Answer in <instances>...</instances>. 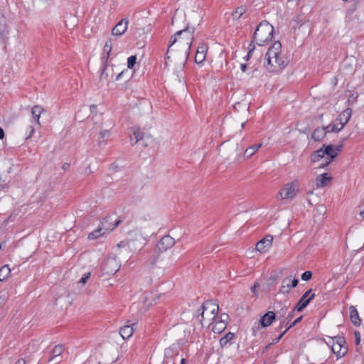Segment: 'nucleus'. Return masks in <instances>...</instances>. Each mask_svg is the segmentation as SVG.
Returning <instances> with one entry per match:
<instances>
[{
	"mask_svg": "<svg viewBox=\"0 0 364 364\" xmlns=\"http://www.w3.org/2000/svg\"><path fill=\"white\" fill-rule=\"evenodd\" d=\"M312 277V272L311 271H306L301 274V279L304 281L309 280Z\"/></svg>",
	"mask_w": 364,
	"mask_h": 364,
	"instance_id": "obj_37",
	"label": "nucleus"
},
{
	"mask_svg": "<svg viewBox=\"0 0 364 364\" xmlns=\"http://www.w3.org/2000/svg\"><path fill=\"white\" fill-rule=\"evenodd\" d=\"M274 27L267 21H262L254 33V41L259 46L270 42L273 38Z\"/></svg>",
	"mask_w": 364,
	"mask_h": 364,
	"instance_id": "obj_4",
	"label": "nucleus"
},
{
	"mask_svg": "<svg viewBox=\"0 0 364 364\" xmlns=\"http://www.w3.org/2000/svg\"><path fill=\"white\" fill-rule=\"evenodd\" d=\"M208 49V46L205 43H201L198 47L195 56V61L197 64H200L205 60Z\"/></svg>",
	"mask_w": 364,
	"mask_h": 364,
	"instance_id": "obj_15",
	"label": "nucleus"
},
{
	"mask_svg": "<svg viewBox=\"0 0 364 364\" xmlns=\"http://www.w3.org/2000/svg\"><path fill=\"white\" fill-rule=\"evenodd\" d=\"M165 363H166V364H168V363H171V364H174V361L172 360V359L169 358H166Z\"/></svg>",
	"mask_w": 364,
	"mask_h": 364,
	"instance_id": "obj_51",
	"label": "nucleus"
},
{
	"mask_svg": "<svg viewBox=\"0 0 364 364\" xmlns=\"http://www.w3.org/2000/svg\"><path fill=\"white\" fill-rule=\"evenodd\" d=\"M112 41L111 39H108L107 42L105 43V45L103 48V53H104V58L106 61L108 60L109 58V55L112 50Z\"/></svg>",
	"mask_w": 364,
	"mask_h": 364,
	"instance_id": "obj_29",
	"label": "nucleus"
},
{
	"mask_svg": "<svg viewBox=\"0 0 364 364\" xmlns=\"http://www.w3.org/2000/svg\"><path fill=\"white\" fill-rule=\"evenodd\" d=\"M261 146L262 144H259L247 148L244 152V156L247 158L251 157Z\"/></svg>",
	"mask_w": 364,
	"mask_h": 364,
	"instance_id": "obj_30",
	"label": "nucleus"
},
{
	"mask_svg": "<svg viewBox=\"0 0 364 364\" xmlns=\"http://www.w3.org/2000/svg\"><path fill=\"white\" fill-rule=\"evenodd\" d=\"M140 141H142V144L144 146L148 145L146 141H144V134L141 132V130L139 129H134L133 131V135L130 136V141L132 144H135Z\"/></svg>",
	"mask_w": 364,
	"mask_h": 364,
	"instance_id": "obj_18",
	"label": "nucleus"
},
{
	"mask_svg": "<svg viewBox=\"0 0 364 364\" xmlns=\"http://www.w3.org/2000/svg\"><path fill=\"white\" fill-rule=\"evenodd\" d=\"M156 260H157V258H156V257L154 258V260H153V262H151V264H154V263H156Z\"/></svg>",
	"mask_w": 364,
	"mask_h": 364,
	"instance_id": "obj_57",
	"label": "nucleus"
},
{
	"mask_svg": "<svg viewBox=\"0 0 364 364\" xmlns=\"http://www.w3.org/2000/svg\"><path fill=\"white\" fill-rule=\"evenodd\" d=\"M342 1H344V2H346V1H348V0H342Z\"/></svg>",
	"mask_w": 364,
	"mask_h": 364,
	"instance_id": "obj_61",
	"label": "nucleus"
},
{
	"mask_svg": "<svg viewBox=\"0 0 364 364\" xmlns=\"http://www.w3.org/2000/svg\"><path fill=\"white\" fill-rule=\"evenodd\" d=\"M70 20L71 21V26H74L77 22V19L75 16H70Z\"/></svg>",
	"mask_w": 364,
	"mask_h": 364,
	"instance_id": "obj_47",
	"label": "nucleus"
},
{
	"mask_svg": "<svg viewBox=\"0 0 364 364\" xmlns=\"http://www.w3.org/2000/svg\"><path fill=\"white\" fill-rule=\"evenodd\" d=\"M106 269L110 274H114L118 271L119 264L115 259H108L105 264Z\"/></svg>",
	"mask_w": 364,
	"mask_h": 364,
	"instance_id": "obj_19",
	"label": "nucleus"
},
{
	"mask_svg": "<svg viewBox=\"0 0 364 364\" xmlns=\"http://www.w3.org/2000/svg\"><path fill=\"white\" fill-rule=\"evenodd\" d=\"M15 364H26V361L23 358H20L16 361Z\"/></svg>",
	"mask_w": 364,
	"mask_h": 364,
	"instance_id": "obj_49",
	"label": "nucleus"
},
{
	"mask_svg": "<svg viewBox=\"0 0 364 364\" xmlns=\"http://www.w3.org/2000/svg\"><path fill=\"white\" fill-rule=\"evenodd\" d=\"M247 11L246 6H241L235 9L232 12V16L234 20L240 19Z\"/></svg>",
	"mask_w": 364,
	"mask_h": 364,
	"instance_id": "obj_28",
	"label": "nucleus"
},
{
	"mask_svg": "<svg viewBox=\"0 0 364 364\" xmlns=\"http://www.w3.org/2000/svg\"><path fill=\"white\" fill-rule=\"evenodd\" d=\"M136 57L135 55H132L127 59V68L132 69L136 63Z\"/></svg>",
	"mask_w": 364,
	"mask_h": 364,
	"instance_id": "obj_34",
	"label": "nucleus"
},
{
	"mask_svg": "<svg viewBox=\"0 0 364 364\" xmlns=\"http://www.w3.org/2000/svg\"><path fill=\"white\" fill-rule=\"evenodd\" d=\"M301 317H299L298 318H296L288 328L287 329H289L291 327H292L293 326H294L297 322H299L300 320H301Z\"/></svg>",
	"mask_w": 364,
	"mask_h": 364,
	"instance_id": "obj_48",
	"label": "nucleus"
},
{
	"mask_svg": "<svg viewBox=\"0 0 364 364\" xmlns=\"http://www.w3.org/2000/svg\"><path fill=\"white\" fill-rule=\"evenodd\" d=\"M346 341L343 337L337 336L331 338L329 344L331 346V350L334 354L341 358L347 353V348L344 346Z\"/></svg>",
	"mask_w": 364,
	"mask_h": 364,
	"instance_id": "obj_7",
	"label": "nucleus"
},
{
	"mask_svg": "<svg viewBox=\"0 0 364 364\" xmlns=\"http://www.w3.org/2000/svg\"><path fill=\"white\" fill-rule=\"evenodd\" d=\"M327 132H328L326 127H318L314 131L311 137L315 141H321L325 137Z\"/></svg>",
	"mask_w": 364,
	"mask_h": 364,
	"instance_id": "obj_25",
	"label": "nucleus"
},
{
	"mask_svg": "<svg viewBox=\"0 0 364 364\" xmlns=\"http://www.w3.org/2000/svg\"><path fill=\"white\" fill-rule=\"evenodd\" d=\"M142 240V236L136 232H132L129 233V238L127 242L122 241L119 244H117V247H127L131 251H134L136 250V247L134 245V240Z\"/></svg>",
	"mask_w": 364,
	"mask_h": 364,
	"instance_id": "obj_10",
	"label": "nucleus"
},
{
	"mask_svg": "<svg viewBox=\"0 0 364 364\" xmlns=\"http://www.w3.org/2000/svg\"><path fill=\"white\" fill-rule=\"evenodd\" d=\"M193 41V31L188 26L171 36L166 53V66L174 64L181 70L188 60Z\"/></svg>",
	"mask_w": 364,
	"mask_h": 364,
	"instance_id": "obj_1",
	"label": "nucleus"
},
{
	"mask_svg": "<svg viewBox=\"0 0 364 364\" xmlns=\"http://www.w3.org/2000/svg\"><path fill=\"white\" fill-rule=\"evenodd\" d=\"M358 96V95L357 94L350 95L348 99V102L350 104L355 103L357 100Z\"/></svg>",
	"mask_w": 364,
	"mask_h": 364,
	"instance_id": "obj_39",
	"label": "nucleus"
},
{
	"mask_svg": "<svg viewBox=\"0 0 364 364\" xmlns=\"http://www.w3.org/2000/svg\"><path fill=\"white\" fill-rule=\"evenodd\" d=\"M110 136V131L109 130H102L100 132V136H99V144H105V141L107 138H109Z\"/></svg>",
	"mask_w": 364,
	"mask_h": 364,
	"instance_id": "obj_31",
	"label": "nucleus"
},
{
	"mask_svg": "<svg viewBox=\"0 0 364 364\" xmlns=\"http://www.w3.org/2000/svg\"><path fill=\"white\" fill-rule=\"evenodd\" d=\"M218 309L219 306L215 303L212 301L204 302L200 308L201 324L210 326L215 319H218Z\"/></svg>",
	"mask_w": 364,
	"mask_h": 364,
	"instance_id": "obj_5",
	"label": "nucleus"
},
{
	"mask_svg": "<svg viewBox=\"0 0 364 364\" xmlns=\"http://www.w3.org/2000/svg\"><path fill=\"white\" fill-rule=\"evenodd\" d=\"M44 112V109L40 105H35L31 109L33 117L32 123H36L40 125V117L41 114Z\"/></svg>",
	"mask_w": 364,
	"mask_h": 364,
	"instance_id": "obj_17",
	"label": "nucleus"
},
{
	"mask_svg": "<svg viewBox=\"0 0 364 364\" xmlns=\"http://www.w3.org/2000/svg\"><path fill=\"white\" fill-rule=\"evenodd\" d=\"M128 23L129 21L126 18L119 21L112 28V34L114 36H121L123 35L127 30Z\"/></svg>",
	"mask_w": 364,
	"mask_h": 364,
	"instance_id": "obj_14",
	"label": "nucleus"
},
{
	"mask_svg": "<svg viewBox=\"0 0 364 364\" xmlns=\"http://www.w3.org/2000/svg\"><path fill=\"white\" fill-rule=\"evenodd\" d=\"M355 344L359 345L360 342V333L358 331L355 332Z\"/></svg>",
	"mask_w": 364,
	"mask_h": 364,
	"instance_id": "obj_42",
	"label": "nucleus"
},
{
	"mask_svg": "<svg viewBox=\"0 0 364 364\" xmlns=\"http://www.w3.org/2000/svg\"><path fill=\"white\" fill-rule=\"evenodd\" d=\"M360 215L363 218H364V210H363V211H361V212L360 213Z\"/></svg>",
	"mask_w": 364,
	"mask_h": 364,
	"instance_id": "obj_56",
	"label": "nucleus"
},
{
	"mask_svg": "<svg viewBox=\"0 0 364 364\" xmlns=\"http://www.w3.org/2000/svg\"><path fill=\"white\" fill-rule=\"evenodd\" d=\"M288 60L282 50V44L279 41L273 43L268 48L264 58V65L269 72L275 73L288 65Z\"/></svg>",
	"mask_w": 364,
	"mask_h": 364,
	"instance_id": "obj_2",
	"label": "nucleus"
},
{
	"mask_svg": "<svg viewBox=\"0 0 364 364\" xmlns=\"http://www.w3.org/2000/svg\"><path fill=\"white\" fill-rule=\"evenodd\" d=\"M289 329H286L279 337L276 338V339L274 341V343H277L279 342V341L282 338V336L286 333V332L288 331Z\"/></svg>",
	"mask_w": 364,
	"mask_h": 364,
	"instance_id": "obj_45",
	"label": "nucleus"
},
{
	"mask_svg": "<svg viewBox=\"0 0 364 364\" xmlns=\"http://www.w3.org/2000/svg\"><path fill=\"white\" fill-rule=\"evenodd\" d=\"M234 338V333H228L220 340V343L222 346H225L229 341Z\"/></svg>",
	"mask_w": 364,
	"mask_h": 364,
	"instance_id": "obj_33",
	"label": "nucleus"
},
{
	"mask_svg": "<svg viewBox=\"0 0 364 364\" xmlns=\"http://www.w3.org/2000/svg\"><path fill=\"white\" fill-rule=\"evenodd\" d=\"M90 275H91L90 272H87L86 274H85L84 276L79 281V283H82V284H85L87 282V281L89 279V278L90 277Z\"/></svg>",
	"mask_w": 364,
	"mask_h": 364,
	"instance_id": "obj_38",
	"label": "nucleus"
},
{
	"mask_svg": "<svg viewBox=\"0 0 364 364\" xmlns=\"http://www.w3.org/2000/svg\"><path fill=\"white\" fill-rule=\"evenodd\" d=\"M289 329H286L279 337L276 338V339L274 341V343H277L279 342V341L282 338V336L286 333V332L288 331Z\"/></svg>",
	"mask_w": 364,
	"mask_h": 364,
	"instance_id": "obj_46",
	"label": "nucleus"
},
{
	"mask_svg": "<svg viewBox=\"0 0 364 364\" xmlns=\"http://www.w3.org/2000/svg\"><path fill=\"white\" fill-rule=\"evenodd\" d=\"M144 241V238L142 237V240H134V245L136 247V249L139 247V249H141V245L142 244V242Z\"/></svg>",
	"mask_w": 364,
	"mask_h": 364,
	"instance_id": "obj_43",
	"label": "nucleus"
},
{
	"mask_svg": "<svg viewBox=\"0 0 364 364\" xmlns=\"http://www.w3.org/2000/svg\"><path fill=\"white\" fill-rule=\"evenodd\" d=\"M119 333L124 340L129 338L134 333L133 325H125L120 328Z\"/></svg>",
	"mask_w": 364,
	"mask_h": 364,
	"instance_id": "obj_24",
	"label": "nucleus"
},
{
	"mask_svg": "<svg viewBox=\"0 0 364 364\" xmlns=\"http://www.w3.org/2000/svg\"><path fill=\"white\" fill-rule=\"evenodd\" d=\"M175 244V240L170 235L164 236L157 244V248L161 252H165L171 248Z\"/></svg>",
	"mask_w": 364,
	"mask_h": 364,
	"instance_id": "obj_11",
	"label": "nucleus"
},
{
	"mask_svg": "<svg viewBox=\"0 0 364 364\" xmlns=\"http://www.w3.org/2000/svg\"><path fill=\"white\" fill-rule=\"evenodd\" d=\"M124 73V71H122V72H120V73L117 75V76L116 77V79H115V80H119V79L123 76Z\"/></svg>",
	"mask_w": 364,
	"mask_h": 364,
	"instance_id": "obj_50",
	"label": "nucleus"
},
{
	"mask_svg": "<svg viewBox=\"0 0 364 364\" xmlns=\"http://www.w3.org/2000/svg\"><path fill=\"white\" fill-rule=\"evenodd\" d=\"M4 136V132L3 129L0 127V139H2Z\"/></svg>",
	"mask_w": 364,
	"mask_h": 364,
	"instance_id": "obj_52",
	"label": "nucleus"
},
{
	"mask_svg": "<svg viewBox=\"0 0 364 364\" xmlns=\"http://www.w3.org/2000/svg\"><path fill=\"white\" fill-rule=\"evenodd\" d=\"M119 223V221H117V223H116L115 226H117Z\"/></svg>",
	"mask_w": 364,
	"mask_h": 364,
	"instance_id": "obj_60",
	"label": "nucleus"
},
{
	"mask_svg": "<svg viewBox=\"0 0 364 364\" xmlns=\"http://www.w3.org/2000/svg\"><path fill=\"white\" fill-rule=\"evenodd\" d=\"M275 319V314L273 311H268L260 319L261 325L263 327L270 326Z\"/></svg>",
	"mask_w": 364,
	"mask_h": 364,
	"instance_id": "obj_21",
	"label": "nucleus"
},
{
	"mask_svg": "<svg viewBox=\"0 0 364 364\" xmlns=\"http://www.w3.org/2000/svg\"><path fill=\"white\" fill-rule=\"evenodd\" d=\"M273 237L272 235H266L263 239L259 240L256 245V249L260 252H265L272 245Z\"/></svg>",
	"mask_w": 364,
	"mask_h": 364,
	"instance_id": "obj_13",
	"label": "nucleus"
},
{
	"mask_svg": "<svg viewBox=\"0 0 364 364\" xmlns=\"http://www.w3.org/2000/svg\"><path fill=\"white\" fill-rule=\"evenodd\" d=\"M245 127V123L242 124V127L243 128Z\"/></svg>",
	"mask_w": 364,
	"mask_h": 364,
	"instance_id": "obj_59",
	"label": "nucleus"
},
{
	"mask_svg": "<svg viewBox=\"0 0 364 364\" xmlns=\"http://www.w3.org/2000/svg\"><path fill=\"white\" fill-rule=\"evenodd\" d=\"M257 286L258 285L257 284H255V285L252 288V291L255 292Z\"/></svg>",
	"mask_w": 364,
	"mask_h": 364,
	"instance_id": "obj_54",
	"label": "nucleus"
},
{
	"mask_svg": "<svg viewBox=\"0 0 364 364\" xmlns=\"http://www.w3.org/2000/svg\"><path fill=\"white\" fill-rule=\"evenodd\" d=\"M241 70L242 72H245L246 71V65L245 64H242L241 66Z\"/></svg>",
	"mask_w": 364,
	"mask_h": 364,
	"instance_id": "obj_53",
	"label": "nucleus"
},
{
	"mask_svg": "<svg viewBox=\"0 0 364 364\" xmlns=\"http://www.w3.org/2000/svg\"><path fill=\"white\" fill-rule=\"evenodd\" d=\"M299 279L292 275H289L282 281V285L279 289V292L282 294H288L292 288L297 286Z\"/></svg>",
	"mask_w": 364,
	"mask_h": 364,
	"instance_id": "obj_8",
	"label": "nucleus"
},
{
	"mask_svg": "<svg viewBox=\"0 0 364 364\" xmlns=\"http://www.w3.org/2000/svg\"><path fill=\"white\" fill-rule=\"evenodd\" d=\"M289 329H286L279 337L276 338V339L274 341V343H277L279 342V341L282 338V336L286 333V332L288 331Z\"/></svg>",
	"mask_w": 364,
	"mask_h": 364,
	"instance_id": "obj_44",
	"label": "nucleus"
},
{
	"mask_svg": "<svg viewBox=\"0 0 364 364\" xmlns=\"http://www.w3.org/2000/svg\"><path fill=\"white\" fill-rule=\"evenodd\" d=\"M184 17V14L181 12H178L176 11L174 16L172 18L171 23L173 24L175 21H178V20L183 18Z\"/></svg>",
	"mask_w": 364,
	"mask_h": 364,
	"instance_id": "obj_35",
	"label": "nucleus"
},
{
	"mask_svg": "<svg viewBox=\"0 0 364 364\" xmlns=\"http://www.w3.org/2000/svg\"><path fill=\"white\" fill-rule=\"evenodd\" d=\"M332 180V178L328 173H322L318 175L315 181L316 187L317 188H321L328 185Z\"/></svg>",
	"mask_w": 364,
	"mask_h": 364,
	"instance_id": "obj_16",
	"label": "nucleus"
},
{
	"mask_svg": "<svg viewBox=\"0 0 364 364\" xmlns=\"http://www.w3.org/2000/svg\"><path fill=\"white\" fill-rule=\"evenodd\" d=\"M105 70L102 71V74H101V78H102L105 75Z\"/></svg>",
	"mask_w": 364,
	"mask_h": 364,
	"instance_id": "obj_58",
	"label": "nucleus"
},
{
	"mask_svg": "<svg viewBox=\"0 0 364 364\" xmlns=\"http://www.w3.org/2000/svg\"><path fill=\"white\" fill-rule=\"evenodd\" d=\"M181 364H186V359L185 358H182L181 360Z\"/></svg>",
	"mask_w": 364,
	"mask_h": 364,
	"instance_id": "obj_55",
	"label": "nucleus"
},
{
	"mask_svg": "<svg viewBox=\"0 0 364 364\" xmlns=\"http://www.w3.org/2000/svg\"><path fill=\"white\" fill-rule=\"evenodd\" d=\"M352 114V109L348 108L343 111L336 118V122H340L341 124H343L345 126L350 119Z\"/></svg>",
	"mask_w": 364,
	"mask_h": 364,
	"instance_id": "obj_22",
	"label": "nucleus"
},
{
	"mask_svg": "<svg viewBox=\"0 0 364 364\" xmlns=\"http://www.w3.org/2000/svg\"><path fill=\"white\" fill-rule=\"evenodd\" d=\"M252 43H250V48H249V52H248V54H247V58H250L251 56H252L255 52V46H253V47L252 48Z\"/></svg>",
	"mask_w": 364,
	"mask_h": 364,
	"instance_id": "obj_41",
	"label": "nucleus"
},
{
	"mask_svg": "<svg viewBox=\"0 0 364 364\" xmlns=\"http://www.w3.org/2000/svg\"><path fill=\"white\" fill-rule=\"evenodd\" d=\"M349 314H350V318L352 323L355 326H359L361 323V320L360 318L358 312L354 306H350L349 307Z\"/></svg>",
	"mask_w": 364,
	"mask_h": 364,
	"instance_id": "obj_20",
	"label": "nucleus"
},
{
	"mask_svg": "<svg viewBox=\"0 0 364 364\" xmlns=\"http://www.w3.org/2000/svg\"><path fill=\"white\" fill-rule=\"evenodd\" d=\"M104 234H105V232H102V229L98 228L97 230H96L89 234L88 239L89 240H95V239L100 237L101 235H102Z\"/></svg>",
	"mask_w": 364,
	"mask_h": 364,
	"instance_id": "obj_32",
	"label": "nucleus"
},
{
	"mask_svg": "<svg viewBox=\"0 0 364 364\" xmlns=\"http://www.w3.org/2000/svg\"><path fill=\"white\" fill-rule=\"evenodd\" d=\"M33 124V123L31 122V124L28 125L26 128V132H28V135L26 136V139L31 138L35 132V128Z\"/></svg>",
	"mask_w": 364,
	"mask_h": 364,
	"instance_id": "obj_36",
	"label": "nucleus"
},
{
	"mask_svg": "<svg viewBox=\"0 0 364 364\" xmlns=\"http://www.w3.org/2000/svg\"><path fill=\"white\" fill-rule=\"evenodd\" d=\"M299 193V183L294 180L286 183L279 191V196L282 200H291Z\"/></svg>",
	"mask_w": 364,
	"mask_h": 364,
	"instance_id": "obj_6",
	"label": "nucleus"
},
{
	"mask_svg": "<svg viewBox=\"0 0 364 364\" xmlns=\"http://www.w3.org/2000/svg\"><path fill=\"white\" fill-rule=\"evenodd\" d=\"M344 127L343 124L336 122V119L326 127L328 132H338Z\"/></svg>",
	"mask_w": 364,
	"mask_h": 364,
	"instance_id": "obj_26",
	"label": "nucleus"
},
{
	"mask_svg": "<svg viewBox=\"0 0 364 364\" xmlns=\"http://www.w3.org/2000/svg\"><path fill=\"white\" fill-rule=\"evenodd\" d=\"M311 289L308 290L304 293V294L299 299L296 309L298 311H301L309 304V302L314 298L315 294H311Z\"/></svg>",
	"mask_w": 364,
	"mask_h": 364,
	"instance_id": "obj_12",
	"label": "nucleus"
},
{
	"mask_svg": "<svg viewBox=\"0 0 364 364\" xmlns=\"http://www.w3.org/2000/svg\"><path fill=\"white\" fill-rule=\"evenodd\" d=\"M63 346L61 345H57L54 346L51 351L52 355L50 357L48 363H50L54 360H56L58 363L60 362V360L58 359V357L63 353Z\"/></svg>",
	"mask_w": 364,
	"mask_h": 364,
	"instance_id": "obj_23",
	"label": "nucleus"
},
{
	"mask_svg": "<svg viewBox=\"0 0 364 364\" xmlns=\"http://www.w3.org/2000/svg\"><path fill=\"white\" fill-rule=\"evenodd\" d=\"M7 299L8 296L6 294L0 296V307L3 306L6 304Z\"/></svg>",
	"mask_w": 364,
	"mask_h": 364,
	"instance_id": "obj_40",
	"label": "nucleus"
},
{
	"mask_svg": "<svg viewBox=\"0 0 364 364\" xmlns=\"http://www.w3.org/2000/svg\"><path fill=\"white\" fill-rule=\"evenodd\" d=\"M228 318V315L225 314H221L219 317L218 316V319H215L213 321L212 331L215 333H220L223 331L227 326V320Z\"/></svg>",
	"mask_w": 364,
	"mask_h": 364,
	"instance_id": "obj_9",
	"label": "nucleus"
},
{
	"mask_svg": "<svg viewBox=\"0 0 364 364\" xmlns=\"http://www.w3.org/2000/svg\"><path fill=\"white\" fill-rule=\"evenodd\" d=\"M11 274V269L9 265H4L0 268V282L6 280Z\"/></svg>",
	"mask_w": 364,
	"mask_h": 364,
	"instance_id": "obj_27",
	"label": "nucleus"
},
{
	"mask_svg": "<svg viewBox=\"0 0 364 364\" xmlns=\"http://www.w3.org/2000/svg\"><path fill=\"white\" fill-rule=\"evenodd\" d=\"M343 145H323L319 149L314 151L311 156L313 163L319 162L320 168L328 165L341 151Z\"/></svg>",
	"mask_w": 364,
	"mask_h": 364,
	"instance_id": "obj_3",
	"label": "nucleus"
}]
</instances>
